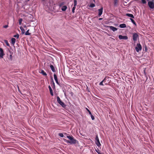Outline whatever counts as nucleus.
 I'll list each match as a JSON object with an SVG mask.
<instances>
[{
    "mask_svg": "<svg viewBox=\"0 0 154 154\" xmlns=\"http://www.w3.org/2000/svg\"><path fill=\"white\" fill-rule=\"evenodd\" d=\"M66 137L69 140H67L66 139H64L63 140L64 142L67 143H69L70 144H75L76 143L78 142L77 140L74 139L73 137L72 136L67 135Z\"/></svg>",
    "mask_w": 154,
    "mask_h": 154,
    "instance_id": "f257e3e1",
    "label": "nucleus"
},
{
    "mask_svg": "<svg viewBox=\"0 0 154 154\" xmlns=\"http://www.w3.org/2000/svg\"><path fill=\"white\" fill-rule=\"evenodd\" d=\"M57 103L61 106L62 107H66V105L61 100L59 97L58 96L57 97Z\"/></svg>",
    "mask_w": 154,
    "mask_h": 154,
    "instance_id": "f03ea898",
    "label": "nucleus"
},
{
    "mask_svg": "<svg viewBox=\"0 0 154 154\" xmlns=\"http://www.w3.org/2000/svg\"><path fill=\"white\" fill-rule=\"evenodd\" d=\"M142 46L140 43H137V46L135 47V50L137 52H139V51L142 50Z\"/></svg>",
    "mask_w": 154,
    "mask_h": 154,
    "instance_id": "7ed1b4c3",
    "label": "nucleus"
},
{
    "mask_svg": "<svg viewBox=\"0 0 154 154\" xmlns=\"http://www.w3.org/2000/svg\"><path fill=\"white\" fill-rule=\"evenodd\" d=\"M132 38L133 41L135 42L137 41L138 38H139V35L137 33H133Z\"/></svg>",
    "mask_w": 154,
    "mask_h": 154,
    "instance_id": "20e7f679",
    "label": "nucleus"
},
{
    "mask_svg": "<svg viewBox=\"0 0 154 154\" xmlns=\"http://www.w3.org/2000/svg\"><path fill=\"white\" fill-rule=\"evenodd\" d=\"M95 143L96 145L98 147H99L101 146V144L100 143L99 140L97 135L96 137Z\"/></svg>",
    "mask_w": 154,
    "mask_h": 154,
    "instance_id": "39448f33",
    "label": "nucleus"
},
{
    "mask_svg": "<svg viewBox=\"0 0 154 154\" xmlns=\"http://www.w3.org/2000/svg\"><path fill=\"white\" fill-rule=\"evenodd\" d=\"M148 5L151 9L154 8V2L152 1H149L148 3Z\"/></svg>",
    "mask_w": 154,
    "mask_h": 154,
    "instance_id": "423d86ee",
    "label": "nucleus"
},
{
    "mask_svg": "<svg viewBox=\"0 0 154 154\" xmlns=\"http://www.w3.org/2000/svg\"><path fill=\"white\" fill-rule=\"evenodd\" d=\"M5 55L4 51L2 48H0V58H2Z\"/></svg>",
    "mask_w": 154,
    "mask_h": 154,
    "instance_id": "0eeeda50",
    "label": "nucleus"
},
{
    "mask_svg": "<svg viewBox=\"0 0 154 154\" xmlns=\"http://www.w3.org/2000/svg\"><path fill=\"white\" fill-rule=\"evenodd\" d=\"M119 38L120 39L127 40L128 39V37L127 36H122L120 35L119 36Z\"/></svg>",
    "mask_w": 154,
    "mask_h": 154,
    "instance_id": "6e6552de",
    "label": "nucleus"
},
{
    "mask_svg": "<svg viewBox=\"0 0 154 154\" xmlns=\"http://www.w3.org/2000/svg\"><path fill=\"white\" fill-rule=\"evenodd\" d=\"M103 7H102L100 9L98 10V16L100 17L102 14L103 12Z\"/></svg>",
    "mask_w": 154,
    "mask_h": 154,
    "instance_id": "1a4fd4ad",
    "label": "nucleus"
},
{
    "mask_svg": "<svg viewBox=\"0 0 154 154\" xmlns=\"http://www.w3.org/2000/svg\"><path fill=\"white\" fill-rule=\"evenodd\" d=\"M54 79L56 82L57 85H59L60 84L58 82L57 75L55 74H54Z\"/></svg>",
    "mask_w": 154,
    "mask_h": 154,
    "instance_id": "9d476101",
    "label": "nucleus"
},
{
    "mask_svg": "<svg viewBox=\"0 0 154 154\" xmlns=\"http://www.w3.org/2000/svg\"><path fill=\"white\" fill-rule=\"evenodd\" d=\"M110 29L113 32H115L117 30V29L114 26H109Z\"/></svg>",
    "mask_w": 154,
    "mask_h": 154,
    "instance_id": "9b49d317",
    "label": "nucleus"
},
{
    "mask_svg": "<svg viewBox=\"0 0 154 154\" xmlns=\"http://www.w3.org/2000/svg\"><path fill=\"white\" fill-rule=\"evenodd\" d=\"M39 72L44 76H47V73L43 70H41L40 71H39Z\"/></svg>",
    "mask_w": 154,
    "mask_h": 154,
    "instance_id": "f8f14e48",
    "label": "nucleus"
},
{
    "mask_svg": "<svg viewBox=\"0 0 154 154\" xmlns=\"http://www.w3.org/2000/svg\"><path fill=\"white\" fill-rule=\"evenodd\" d=\"M48 88L49 89L51 95L52 96H53L54 95L53 91L51 88V86L50 85L48 86Z\"/></svg>",
    "mask_w": 154,
    "mask_h": 154,
    "instance_id": "ddd939ff",
    "label": "nucleus"
},
{
    "mask_svg": "<svg viewBox=\"0 0 154 154\" xmlns=\"http://www.w3.org/2000/svg\"><path fill=\"white\" fill-rule=\"evenodd\" d=\"M119 27L122 28H125L126 27V25L125 23H122V24H120L119 26Z\"/></svg>",
    "mask_w": 154,
    "mask_h": 154,
    "instance_id": "4468645a",
    "label": "nucleus"
},
{
    "mask_svg": "<svg viewBox=\"0 0 154 154\" xmlns=\"http://www.w3.org/2000/svg\"><path fill=\"white\" fill-rule=\"evenodd\" d=\"M119 2L118 0H114V6L116 7Z\"/></svg>",
    "mask_w": 154,
    "mask_h": 154,
    "instance_id": "2eb2a0df",
    "label": "nucleus"
},
{
    "mask_svg": "<svg viewBox=\"0 0 154 154\" xmlns=\"http://www.w3.org/2000/svg\"><path fill=\"white\" fill-rule=\"evenodd\" d=\"M50 67L52 71L53 72H55L56 71L55 68L53 65H51L50 66Z\"/></svg>",
    "mask_w": 154,
    "mask_h": 154,
    "instance_id": "dca6fc26",
    "label": "nucleus"
},
{
    "mask_svg": "<svg viewBox=\"0 0 154 154\" xmlns=\"http://www.w3.org/2000/svg\"><path fill=\"white\" fill-rule=\"evenodd\" d=\"M15 42L16 39L15 38H12L11 39V43L12 45H14L15 43Z\"/></svg>",
    "mask_w": 154,
    "mask_h": 154,
    "instance_id": "f3484780",
    "label": "nucleus"
},
{
    "mask_svg": "<svg viewBox=\"0 0 154 154\" xmlns=\"http://www.w3.org/2000/svg\"><path fill=\"white\" fill-rule=\"evenodd\" d=\"M126 15L128 17H131V18H134V15L131 14H126Z\"/></svg>",
    "mask_w": 154,
    "mask_h": 154,
    "instance_id": "a211bd4d",
    "label": "nucleus"
},
{
    "mask_svg": "<svg viewBox=\"0 0 154 154\" xmlns=\"http://www.w3.org/2000/svg\"><path fill=\"white\" fill-rule=\"evenodd\" d=\"M67 8V7L66 6H63L61 8V10L63 11H65Z\"/></svg>",
    "mask_w": 154,
    "mask_h": 154,
    "instance_id": "6ab92c4d",
    "label": "nucleus"
},
{
    "mask_svg": "<svg viewBox=\"0 0 154 154\" xmlns=\"http://www.w3.org/2000/svg\"><path fill=\"white\" fill-rule=\"evenodd\" d=\"M130 20H131V22H132V23L134 24V25H135V26H136V24L135 22V21H134V20L132 18H130Z\"/></svg>",
    "mask_w": 154,
    "mask_h": 154,
    "instance_id": "aec40b11",
    "label": "nucleus"
},
{
    "mask_svg": "<svg viewBox=\"0 0 154 154\" xmlns=\"http://www.w3.org/2000/svg\"><path fill=\"white\" fill-rule=\"evenodd\" d=\"M20 28L22 31V34H24V32H25V30H24V29L22 27H20Z\"/></svg>",
    "mask_w": 154,
    "mask_h": 154,
    "instance_id": "412c9836",
    "label": "nucleus"
},
{
    "mask_svg": "<svg viewBox=\"0 0 154 154\" xmlns=\"http://www.w3.org/2000/svg\"><path fill=\"white\" fill-rule=\"evenodd\" d=\"M5 42L6 43L8 47H10V45L9 43H8V42L7 40H4Z\"/></svg>",
    "mask_w": 154,
    "mask_h": 154,
    "instance_id": "4be33fe9",
    "label": "nucleus"
},
{
    "mask_svg": "<svg viewBox=\"0 0 154 154\" xmlns=\"http://www.w3.org/2000/svg\"><path fill=\"white\" fill-rule=\"evenodd\" d=\"M29 29L27 30L25 32V35H29L31 34V33H29Z\"/></svg>",
    "mask_w": 154,
    "mask_h": 154,
    "instance_id": "5701e85b",
    "label": "nucleus"
},
{
    "mask_svg": "<svg viewBox=\"0 0 154 154\" xmlns=\"http://www.w3.org/2000/svg\"><path fill=\"white\" fill-rule=\"evenodd\" d=\"M23 21V20L22 18H20L19 20V23L20 25H21L22 23V22Z\"/></svg>",
    "mask_w": 154,
    "mask_h": 154,
    "instance_id": "b1692460",
    "label": "nucleus"
},
{
    "mask_svg": "<svg viewBox=\"0 0 154 154\" xmlns=\"http://www.w3.org/2000/svg\"><path fill=\"white\" fill-rule=\"evenodd\" d=\"M13 37L15 38H18L19 37V35L18 34H17L16 35H15L13 36Z\"/></svg>",
    "mask_w": 154,
    "mask_h": 154,
    "instance_id": "393cba45",
    "label": "nucleus"
},
{
    "mask_svg": "<svg viewBox=\"0 0 154 154\" xmlns=\"http://www.w3.org/2000/svg\"><path fill=\"white\" fill-rule=\"evenodd\" d=\"M74 6L75 7L77 4V1L76 0H74Z\"/></svg>",
    "mask_w": 154,
    "mask_h": 154,
    "instance_id": "a878e982",
    "label": "nucleus"
},
{
    "mask_svg": "<svg viewBox=\"0 0 154 154\" xmlns=\"http://www.w3.org/2000/svg\"><path fill=\"white\" fill-rule=\"evenodd\" d=\"M95 6V5L93 3L91 4L90 5V7L91 8H93Z\"/></svg>",
    "mask_w": 154,
    "mask_h": 154,
    "instance_id": "bb28decb",
    "label": "nucleus"
},
{
    "mask_svg": "<svg viewBox=\"0 0 154 154\" xmlns=\"http://www.w3.org/2000/svg\"><path fill=\"white\" fill-rule=\"evenodd\" d=\"M58 135L59 136L61 137H64L63 134V133H60Z\"/></svg>",
    "mask_w": 154,
    "mask_h": 154,
    "instance_id": "cd10ccee",
    "label": "nucleus"
},
{
    "mask_svg": "<svg viewBox=\"0 0 154 154\" xmlns=\"http://www.w3.org/2000/svg\"><path fill=\"white\" fill-rule=\"evenodd\" d=\"M91 115V118L92 120H94V116L91 113V114H90Z\"/></svg>",
    "mask_w": 154,
    "mask_h": 154,
    "instance_id": "c85d7f7f",
    "label": "nucleus"
},
{
    "mask_svg": "<svg viewBox=\"0 0 154 154\" xmlns=\"http://www.w3.org/2000/svg\"><path fill=\"white\" fill-rule=\"evenodd\" d=\"M141 2L143 4H145L146 3V0H141Z\"/></svg>",
    "mask_w": 154,
    "mask_h": 154,
    "instance_id": "c756f323",
    "label": "nucleus"
},
{
    "mask_svg": "<svg viewBox=\"0 0 154 154\" xmlns=\"http://www.w3.org/2000/svg\"><path fill=\"white\" fill-rule=\"evenodd\" d=\"M75 7L73 6L72 8V12L74 13L75 12Z\"/></svg>",
    "mask_w": 154,
    "mask_h": 154,
    "instance_id": "7c9ffc66",
    "label": "nucleus"
},
{
    "mask_svg": "<svg viewBox=\"0 0 154 154\" xmlns=\"http://www.w3.org/2000/svg\"><path fill=\"white\" fill-rule=\"evenodd\" d=\"M104 80L105 79L103 80L102 81H101L99 85H103V82L104 81Z\"/></svg>",
    "mask_w": 154,
    "mask_h": 154,
    "instance_id": "2f4dec72",
    "label": "nucleus"
},
{
    "mask_svg": "<svg viewBox=\"0 0 154 154\" xmlns=\"http://www.w3.org/2000/svg\"><path fill=\"white\" fill-rule=\"evenodd\" d=\"M86 109L88 111L89 114H91V112L87 108H86Z\"/></svg>",
    "mask_w": 154,
    "mask_h": 154,
    "instance_id": "473e14b6",
    "label": "nucleus"
},
{
    "mask_svg": "<svg viewBox=\"0 0 154 154\" xmlns=\"http://www.w3.org/2000/svg\"><path fill=\"white\" fill-rule=\"evenodd\" d=\"M9 59L12 60V54H10L9 56Z\"/></svg>",
    "mask_w": 154,
    "mask_h": 154,
    "instance_id": "72a5a7b5",
    "label": "nucleus"
},
{
    "mask_svg": "<svg viewBox=\"0 0 154 154\" xmlns=\"http://www.w3.org/2000/svg\"><path fill=\"white\" fill-rule=\"evenodd\" d=\"M52 84L53 85V86L54 87V88H55V84H54V83L53 79H52Z\"/></svg>",
    "mask_w": 154,
    "mask_h": 154,
    "instance_id": "f704fd0d",
    "label": "nucleus"
},
{
    "mask_svg": "<svg viewBox=\"0 0 154 154\" xmlns=\"http://www.w3.org/2000/svg\"><path fill=\"white\" fill-rule=\"evenodd\" d=\"M8 25H5L3 26V27L4 28H6L8 27Z\"/></svg>",
    "mask_w": 154,
    "mask_h": 154,
    "instance_id": "c9c22d12",
    "label": "nucleus"
},
{
    "mask_svg": "<svg viewBox=\"0 0 154 154\" xmlns=\"http://www.w3.org/2000/svg\"><path fill=\"white\" fill-rule=\"evenodd\" d=\"M97 153H98V154H103V153H100V152H98L97 151Z\"/></svg>",
    "mask_w": 154,
    "mask_h": 154,
    "instance_id": "e433bc0d",
    "label": "nucleus"
},
{
    "mask_svg": "<svg viewBox=\"0 0 154 154\" xmlns=\"http://www.w3.org/2000/svg\"><path fill=\"white\" fill-rule=\"evenodd\" d=\"M102 19H102V18H99V20H102Z\"/></svg>",
    "mask_w": 154,
    "mask_h": 154,
    "instance_id": "4c0bfd02",
    "label": "nucleus"
},
{
    "mask_svg": "<svg viewBox=\"0 0 154 154\" xmlns=\"http://www.w3.org/2000/svg\"><path fill=\"white\" fill-rule=\"evenodd\" d=\"M63 3H61V4H60V5H63Z\"/></svg>",
    "mask_w": 154,
    "mask_h": 154,
    "instance_id": "58836bf2",
    "label": "nucleus"
},
{
    "mask_svg": "<svg viewBox=\"0 0 154 154\" xmlns=\"http://www.w3.org/2000/svg\"><path fill=\"white\" fill-rule=\"evenodd\" d=\"M147 1H148V2H149V0H147Z\"/></svg>",
    "mask_w": 154,
    "mask_h": 154,
    "instance_id": "ea45409f",
    "label": "nucleus"
},
{
    "mask_svg": "<svg viewBox=\"0 0 154 154\" xmlns=\"http://www.w3.org/2000/svg\"><path fill=\"white\" fill-rule=\"evenodd\" d=\"M43 1H44L45 0H42Z\"/></svg>",
    "mask_w": 154,
    "mask_h": 154,
    "instance_id": "a19ab883",
    "label": "nucleus"
},
{
    "mask_svg": "<svg viewBox=\"0 0 154 154\" xmlns=\"http://www.w3.org/2000/svg\"><path fill=\"white\" fill-rule=\"evenodd\" d=\"M29 0H28V1H29Z\"/></svg>",
    "mask_w": 154,
    "mask_h": 154,
    "instance_id": "79ce46f5",
    "label": "nucleus"
}]
</instances>
